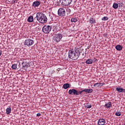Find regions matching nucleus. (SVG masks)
<instances>
[{
	"label": "nucleus",
	"instance_id": "29",
	"mask_svg": "<svg viewBox=\"0 0 125 125\" xmlns=\"http://www.w3.org/2000/svg\"><path fill=\"white\" fill-rule=\"evenodd\" d=\"M115 116H117L118 117H120L121 116V112H118L115 113Z\"/></svg>",
	"mask_w": 125,
	"mask_h": 125
},
{
	"label": "nucleus",
	"instance_id": "9",
	"mask_svg": "<svg viewBox=\"0 0 125 125\" xmlns=\"http://www.w3.org/2000/svg\"><path fill=\"white\" fill-rule=\"evenodd\" d=\"M105 124H106V121L103 118L99 119L98 121V125H104Z\"/></svg>",
	"mask_w": 125,
	"mask_h": 125
},
{
	"label": "nucleus",
	"instance_id": "31",
	"mask_svg": "<svg viewBox=\"0 0 125 125\" xmlns=\"http://www.w3.org/2000/svg\"><path fill=\"white\" fill-rule=\"evenodd\" d=\"M122 92H124V93H125V89H124L122 88Z\"/></svg>",
	"mask_w": 125,
	"mask_h": 125
},
{
	"label": "nucleus",
	"instance_id": "21",
	"mask_svg": "<svg viewBox=\"0 0 125 125\" xmlns=\"http://www.w3.org/2000/svg\"><path fill=\"white\" fill-rule=\"evenodd\" d=\"M116 90V91H118V92L121 93V92H123V88L117 87Z\"/></svg>",
	"mask_w": 125,
	"mask_h": 125
},
{
	"label": "nucleus",
	"instance_id": "2",
	"mask_svg": "<svg viewBox=\"0 0 125 125\" xmlns=\"http://www.w3.org/2000/svg\"><path fill=\"white\" fill-rule=\"evenodd\" d=\"M36 19L40 23L43 24L47 22V18L46 16L42 13H38L36 15Z\"/></svg>",
	"mask_w": 125,
	"mask_h": 125
},
{
	"label": "nucleus",
	"instance_id": "10",
	"mask_svg": "<svg viewBox=\"0 0 125 125\" xmlns=\"http://www.w3.org/2000/svg\"><path fill=\"white\" fill-rule=\"evenodd\" d=\"M104 83H96L94 84L93 86H95L96 87H101V86H103L104 85Z\"/></svg>",
	"mask_w": 125,
	"mask_h": 125
},
{
	"label": "nucleus",
	"instance_id": "25",
	"mask_svg": "<svg viewBox=\"0 0 125 125\" xmlns=\"http://www.w3.org/2000/svg\"><path fill=\"white\" fill-rule=\"evenodd\" d=\"M11 68L13 70H16L17 69V64H14L12 65Z\"/></svg>",
	"mask_w": 125,
	"mask_h": 125
},
{
	"label": "nucleus",
	"instance_id": "4",
	"mask_svg": "<svg viewBox=\"0 0 125 125\" xmlns=\"http://www.w3.org/2000/svg\"><path fill=\"white\" fill-rule=\"evenodd\" d=\"M42 31L45 34H49L51 31V26L50 25H44L42 27Z\"/></svg>",
	"mask_w": 125,
	"mask_h": 125
},
{
	"label": "nucleus",
	"instance_id": "26",
	"mask_svg": "<svg viewBox=\"0 0 125 125\" xmlns=\"http://www.w3.org/2000/svg\"><path fill=\"white\" fill-rule=\"evenodd\" d=\"M92 106H91V104H86V105H85V107L87 108L88 109H90V108H91Z\"/></svg>",
	"mask_w": 125,
	"mask_h": 125
},
{
	"label": "nucleus",
	"instance_id": "11",
	"mask_svg": "<svg viewBox=\"0 0 125 125\" xmlns=\"http://www.w3.org/2000/svg\"><path fill=\"white\" fill-rule=\"evenodd\" d=\"M41 4V3L39 1H34L33 2V6L35 7H38Z\"/></svg>",
	"mask_w": 125,
	"mask_h": 125
},
{
	"label": "nucleus",
	"instance_id": "30",
	"mask_svg": "<svg viewBox=\"0 0 125 125\" xmlns=\"http://www.w3.org/2000/svg\"><path fill=\"white\" fill-rule=\"evenodd\" d=\"M26 64H27V63H26L25 62H21V64L22 65V68H23V66H25L26 65Z\"/></svg>",
	"mask_w": 125,
	"mask_h": 125
},
{
	"label": "nucleus",
	"instance_id": "33",
	"mask_svg": "<svg viewBox=\"0 0 125 125\" xmlns=\"http://www.w3.org/2000/svg\"><path fill=\"white\" fill-rule=\"evenodd\" d=\"M2 52V51L1 50H0V55H1Z\"/></svg>",
	"mask_w": 125,
	"mask_h": 125
},
{
	"label": "nucleus",
	"instance_id": "18",
	"mask_svg": "<svg viewBox=\"0 0 125 125\" xmlns=\"http://www.w3.org/2000/svg\"><path fill=\"white\" fill-rule=\"evenodd\" d=\"M6 113L7 115H9L11 113V107H9L6 109Z\"/></svg>",
	"mask_w": 125,
	"mask_h": 125
},
{
	"label": "nucleus",
	"instance_id": "34",
	"mask_svg": "<svg viewBox=\"0 0 125 125\" xmlns=\"http://www.w3.org/2000/svg\"><path fill=\"white\" fill-rule=\"evenodd\" d=\"M97 0V1H99V0Z\"/></svg>",
	"mask_w": 125,
	"mask_h": 125
},
{
	"label": "nucleus",
	"instance_id": "6",
	"mask_svg": "<svg viewBox=\"0 0 125 125\" xmlns=\"http://www.w3.org/2000/svg\"><path fill=\"white\" fill-rule=\"evenodd\" d=\"M62 38H63V36L62 35V34H58L54 37L53 40L57 43V42H59L61 41Z\"/></svg>",
	"mask_w": 125,
	"mask_h": 125
},
{
	"label": "nucleus",
	"instance_id": "15",
	"mask_svg": "<svg viewBox=\"0 0 125 125\" xmlns=\"http://www.w3.org/2000/svg\"><path fill=\"white\" fill-rule=\"evenodd\" d=\"M34 21V18L33 16H30L27 19V21L29 22H33Z\"/></svg>",
	"mask_w": 125,
	"mask_h": 125
},
{
	"label": "nucleus",
	"instance_id": "16",
	"mask_svg": "<svg viewBox=\"0 0 125 125\" xmlns=\"http://www.w3.org/2000/svg\"><path fill=\"white\" fill-rule=\"evenodd\" d=\"M89 22L90 24H93L95 23V19L93 18H91L89 20Z\"/></svg>",
	"mask_w": 125,
	"mask_h": 125
},
{
	"label": "nucleus",
	"instance_id": "23",
	"mask_svg": "<svg viewBox=\"0 0 125 125\" xmlns=\"http://www.w3.org/2000/svg\"><path fill=\"white\" fill-rule=\"evenodd\" d=\"M113 7L114 8V9H117L118 7H119V4L117 3H114L113 4Z\"/></svg>",
	"mask_w": 125,
	"mask_h": 125
},
{
	"label": "nucleus",
	"instance_id": "3",
	"mask_svg": "<svg viewBox=\"0 0 125 125\" xmlns=\"http://www.w3.org/2000/svg\"><path fill=\"white\" fill-rule=\"evenodd\" d=\"M34 42H34V40L32 39H26L24 42V44L25 46L30 47V46H32V45L34 44Z\"/></svg>",
	"mask_w": 125,
	"mask_h": 125
},
{
	"label": "nucleus",
	"instance_id": "17",
	"mask_svg": "<svg viewBox=\"0 0 125 125\" xmlns=\"http://www.w3.org/2000/svg\"><path fill=\"white\" fill-rule=\"evenodd\" d=\"M70 84L68 83H65L63 85V87L64 89H67V88H69L70 87Z\"/></svg>",
	"mask_w": 125,
	"mask_h": 125
},
{
	"label": "nucleus",
	"instance_id": "32",
	"mask_svg": "<svg viewBox=\"0 0 125 125\" xmlns=\"http://www.w3.org/2000/svg\"><path fill=\"white\" fill-rule=\"evenodd\" d=\"M37 117H40V116H41V113H37Z\"/></svg>",
	"mask_w": 125,
	"mask_h": 125
},
{
	"label": "nucleus",
	"instance_id": "19",
	"mask_svg": "<svg viewBox=\"0 0 125 125\" xmlns=\"http://www.w3.org/2000/svg\"><path fill=\"white\" fill-rule=\"evenodd\" d=\"M86 63L89 65V64H92L93 63V61L91 59H88L86 61Z\"/></svg>",
	"mask_w": 125,
	"mask_h": 125
},
{
	"label": "nucleus",
	"instance_id": "12",
	"mask_svg": "<svg viewBox=\"0 0 125 125\" xmlns=\"http://www.w3.org/2000/svg\"><path fill=\"white\" fill-rule=\"evenodd\" d=\"M83 92H86V93L89 94L91 93L92 91H93V89H84L83 90Z\"/></svg>",
	"mask_w": 125,
	"mask_h": 125
},
{
	"label": "nucleus",
	"instance_id": "22",
	"mask_svg": "<svg viewBox=\"0 0 125 125\" xmlns=\"http://www.w3.org/2000/svg\"><path fill=\"white\" fill-rule=\"evenodd\" d=\"M71 22L76 23V22H78V19L77 18H73L71 20Z\"/></svg>",
	"mask_w": 125,
	"mask_h": 125
},
{
	"label": "nucleus",
	"instance_id": "28",
	"mask_svg": "<svg viewBox=\"0 0 125 125\" xmlns=\"http://www.w3.org/2000/svg\"><path fill=\"white\" fill-rule=\"evenodd\" d=\"M83 92V90L82 91H77V93H78L77 96L80 95V94H82Z\"/></svg>",
	"mask_w": 125,
	"mask_h": 125
},
{
	"label": "nucleus",
	"instance_id": "1",
	"mask_svg": "<svg viewBox=\"0 0 125 125\" xmlns=\"http://www.w3.org/2000/svg\"><path fill=\"white\" fill-rule=\"evenodd\" d=\"M81 53L80 50L78 48H74V49H71L68 51V57L72 60H77L79 57H80Z\"/></svg>",
	"mask_w": 125,
	"mask_h": 125
},
{
	"label": "nucleus",
	"instance_id": "35",
	"mask_svg": "<svg viewBox=\"0 0 125 125\" xmlns=\"http://www.w3.org/2000/svg\"><path fill=\"white\" fill-rule=\"evenodd\" d=\"M41 29V28H38V30H40Z\"/></svg>",
	"mask_w": 125,
	"mask_h": 125
},
{
	"label": "nucleus",
	"instance_id": "20",
	"mask_svg": "<svg viewBox=\"0 0 125 125\" xmlns=\"http://www.w3.org/2000/svg\"><path fill=\"white\" fill-rule=\"evenodd\" d=\"M29 67H30V64L26 63L24 66L23 65V69L26 70L27 68H29Z\"/></svg>",
	"mask_w": 125,
	"mask_h": 125
},
{
	"label": "nucleus",
	"instance_id": "13",
	"mask_svg": "<svg viewBox=\"0 0 125 125\" xmlns=\"http://www.w3.org/2000/svg\"><path fill=\"white\" fill-rule=\"evenodd\" d=\"M115 48L118 51H121L123 49V47L121 45H117L115 46Z\"/></svg>",
	"mask_w": 125,
	"mask_h": 125
},
{
	"label": "nucleus",
	"instance_id": "14",
	"mask_svg": "<svg viewBox=\"0 0 125 125\" xmlns=\"http://www.w3.org/2000/svg\"><path fill=\"white\" fill-rule=\"evenodd\" d=\"M105 108H111L112 107V104L110 103H107V104H105L104 105Z\"/></svg>",
	"mask_w": 125,
	"mask_h": 125
},
{
	"label": "nucleus",
	"instance_id": "7",
	"mask_svg": "<svg viewBox=\"0 0 125 125\" xmlns=\"http://www.w3.org/2000/svg\"><path fill=\"white\" fill-rule=\"evenodd\" d=\"M58 14L59 16H61L62 17H63V16H65V15H66V11H65L64 9L61 8L58 11Z\"/></svg>",
	"mask_w": 125,
	"mask_h": 125
},
{
	"label": "nucleus",
	"instance_id": "8",
	"mask_svg": "<svg viewBox=\"0 0 125 125\" xmlns=\"http://www.w3.org/2000/svg\"><path fill=\"white\" fill-rule=\"evenodd\" d=\"M68 94L70 95H78V90L75 89H70L68 91Z\"/></svg>",
	"mask_w": 125,
	"mask_h": 125
},
{
	"label": "nucleus",
	"instance_id": "24",
	"mask_svg": "<svg viewBox=\"0 0 125 125\" xmlns=\"http://www.w3.org/2000/svg\"><path fill=\"white\" fill-rule=\"evenodd\" d=\"M66 10L67 15H70L71 12H72V10H71V9L69 8H67Z\"/></svg>",
	"mask_w": 125,
	"mask_h": 125
},
{
	"label": "nucleus",
	"instance_id": "5",
	"mask_svg": "<svg viewBox=\"0 0 125 125\" xmlns=\"http://www.w3.org/2000/svg\"><path fill=\"white\" fill-rule=\"evenodd\" d=\"M73 2V0H60V3H62V5L68 6L71 4Z\"/></svg>",
	"mask_w": 125,
	"mask_h": 125
},
{
	"label": "nucleus",
	"instance_id": "27",
	"mask_svg": "<svg viewBox=\"0 0 125 125\" xmlns=\"http://www.w3.org/2000/svg\"><path fill=\"white\" fill-rule=\"evenodd\" d=\"M109 20V18H108V17H104L102 19V20H103V21H107V20Z\"/></svg>",
	"mask_w": 125,
	"mask_h": 125
}]
</instances>
